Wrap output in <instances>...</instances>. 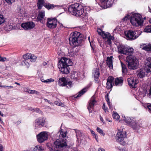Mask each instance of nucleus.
<instances>
[{"label": "nucleus", "mask_w": 151, "mask_h": 151, "mask_svg": "<svg viewBox=\"0 0 151 151\" xmlns=\"http://www.w3.org/2000/svg\"><path fill=\"white\" fill-rule=\"evenodd\" d=\"M71 149V151H78L76 148H73Z\"/></svg>", "instance_id": "338daca9"}, {"label": "nucleus", "mask_w": 151, "mask_h": 151, "mask_svg": "<svg viewBox=\"0 0 151 151\" xmlns=\"http://www.w3.org/2000/svg\"><path fill=\"white\" fill-rule=\"evenodd\" d=\"M59 62H61L63 64H65L68 66H71L73 65V63L71 60L69 58H62Z\"/></svg>", "instance_id": "6ab92c4d"}, {"label": "nucleus", "mask_w": 151, "mask_h": 151, "mask_svg": "<svg viewBox=\"0 0 151 151\" xmlns=\"http://www.w3.org/2000/svg\"><path fill=\"white\" fill-rule=\"evenodd\" d=\"M33 111L37 113H40L41 112V111L38 108H36L35 109H32Z\"/></svg>", "instance_id": "864d4df0"}, {"label": "nucleus", "mask_w": 151, "mask_h": 151, "mask_svg": "<svg viewBox=\"0 0 151 151\" xmlns=\"http://www.w3.org/2000/svg\"><path fill=\"white\" fill-rule=\"evenodd\" d=\"M125 36L127 40H132L136 39L139 36L136 35L135 32L132 30H129L124 32Z\"/></svg>", "instance_id": "9b49d317"}, {"label": "nucleus", "mask_w": 151, "mask_h": 151, "mask_svg": "<svg viewBox=\"0 0 151 151\" xmlns=\"http://www.w3.org/2000/svg\"><path fill=\"white\" fill-rule=\"evenodd\" d=\"M24 90L25 92H27L28 93L29 91H30L29 89L27 88H24Z\"/></svg>", "instance_id": "e2e57ef3"}, {"label": "nucleus", "mask_w": 151, "mask_h": 151, "mask_svg": "<svg viewBox=\"0 0 151 151\" xmlns=\"http://www.w3.org/2000/svg\"><path fill=\"white\" fill-rule=\"evenodd\" d=\"M46 121L43 117L36 119L33 123V126L35 129H38L43 127L45 125Z\"/></svg>", "instance_id": "0eeeda50"}, {"label": "nucleus", "mask_w": 151, "mask_h": 151, "mask_svg": "<svg viewBox=\"0 0 151 151\" xmlns=\"http://www.w3.org/2000/svg\"><path fill=\"white\" fill-rule=\"evenodd\" d=\"M145 69L147 73L151 72V58H148L145 61Z\"/></svg>", "instance_id": "a211bd4d"}, {"label": "nucleus", "mask_w": 151, "mask_h": 151, "mask_svg": "<svg viewBox=\"0 0 151 151\" xmlns=\"http://www.w3.org/2000/svg\"><path fill=\"white\" fill-rule=\"evenodd\" d=\"M103 109L104 110L105 112H108L107 111V108L106 106L104 104L103 105Z\"/></svg>", "instance_id": "6e6d98bb"}, {"label": "nucleus", "mask_w": 151, "mask_h": 151, "mask_svg": "<svg viewBox=\"0 0 151 151\" xmlns=\"http://www.w3.org/2000/svg\"><path fill=\"white\" fill-rule=\"evenodd\" d=\"M19 10H18V11L19 13L21 15L20 16H23L24 14V11L22 9L20 8H19Z\"/></svg>", "instance_id": "8fccbe9b"}, {"label": "nucleus", "mask_w": 151, "mask_h": 151, "mask_svg": "<svg viewBox=\"0 0 151 151\" xmlns=\"http://www.w3.org/2000/svg\"><path fill=\"white\" fill-rule=\"evenodd\" d=\"M0 151H3V147L1 144H0Z\"/></svg>", "instance_id": "680f3d73"}, {"label": "nucleus", "mask_w": 151, "mask_h": 151, "mask_svg": "<svg viewBox=\"0 0 151 151\" xmlns=\"http://www.w3.org/2000/svg\"><path fill=\"white\" fill-rule=\"evenodd\" d=\"M144 32H151V25L147 26L144 29Z\"/></svg>", "instance_id": "58836bf2"}, {"label": "nucleus", "mask_w": 151, "mask_h": 151, "mask_svg": "<svg viewBox=\"0 0 151 151\" xmlns=\"http://www.w3.org/2000/svg\"><path fill=\"white\" fill-rule=\"evenodd\" d=\"M149 96L150 98H151V86L150 87L149 90Z\"/></svg>", "instance_id": "0e129e2a"}, {"label": "nucleus", "mask_w": 151, "mask_h": 151, "mask_svg": "<svg viewBox=\"0 0 151 151\" xmlns=\"http://www.w3.org/2000/svg\"><path fill=\"white\" fill-rule=\"evenodd\" d=\"M129 85L130 87L135 88L137 87V84L139 81L137 78L133 76L127 79Z\"/></svg>", "instance_id": "ddd939ff"}, {"label": "nucleus", "mask_w": 151, "mask_h": 151, "mask_svg": "<svg viewBox=\"0 0 151 151\" xmlns=\"http://www.w3.org/2000/svg\"><path fill=\"white\" fill-rule=\"evenodd\" d=\"M117 139L124 138L126 137V135L124 133L122 132H118L117 134Z\"/></svg>", "instance_id": "c756f323"}, {"label": "nucleus", "mask_w": 151, "mask_h": 151, "mask_svg": "<svg viewBox=\"0 0 151 151\" xmlns=\"http://www.w3.org/2000/svg\"><path fill=\"white\" fill-rule=\"evenodd\" d=\"M55 104L58 106H63V104H60V103L58 102L57 101L55 102Z\"/></svg>", "instance_id": "4d7b16f0"}, {"label": "nucleus", "mask_w": 151, "mask_h": 151, "mask_svg": "<svg viewBox=\"0 0 151 151\" xmlns=\"http://www.w3.org/2000/svg\"><path fill=\"white\" fill-rule=\"evenodd\" d=\"M118 52L120 54L129 55L133 54L134 49L133 48L127 47L123 45H120L117 46Z\"/></svg>", "instance_id": "423d86ee"}, {"label": "nucleus", "mask_w": 151, "mask_h": 151, "mask_svg": "<svg viewBox=\"0 0 151 151\" xmlns=\"http://www.w3.org/2000/svg\"><path fill=\"white\" fill-rule=\"evenodd\" d=\"M120 62L122 67V72L123 73H125L127 71V68L126 66L121 61H120Z\"/></svg>", "instance_id": "c9c22d12"}, {"label": "nucleus", "mask_w": 151, "mask_h": 151, "mask_svg": "<svg viewBox=\"0 0 151 151\" xmlns=\"http://www.w3.org/2000/svg\"><path fill=\"white\" fill-rule=\"evenodd\" d=\"M75 130L77 139V141L79 142L80 140H83V136L81 132L78 130Z\"/></svg>", "instance_id": "4be33fe9"}, {"label": "nucleus", "mask_w": 151, "mask_h": 151, "mask_svg": "<svg viewBox=\"0 0 151 151\" xmlns=\"http://www.w3.org/2000/svg\"><path fill=\"white\" fill-rule=\"evenodd\" d=\"M63 64L61 62H59L58 68L63 74H68L70 72V68L69 66Z\"/></svg>", "instance_id": "f8f14e48"}, {"label": "nucleus", "mask_w": 151, "mask_h": 151, "mask_svg": "<svg viewBox=\"0 0 151 151\" xmlns=\"http://www.w3.org/2000/svg\"><path fill=\"white\" fill-rule=\"evenodd\" d=\"M93 137L95 138V139H96V141L98 142V136L97 135V134H96L95 135H94L93 136Z\"/></svg>", "instance_id": "bf43d9fd"}, {"label": "nucleus", "mask_w": 151, "mask_h": 151, "mask_svg": "<svg viewBox=\"0 0 151 151\" xmlns=\"http://www.w3.org/2000/svg\"><path fill=\"white\" fill-rule=\"evenodd\" d=\"M96 102L94 97L93 96L89 101V104L87 107L89 113L92 112V109H93L94 106L96 104Z\"/></svg>", "instance_id": "dca6fc26"}, {"label": "nucleus", "mask_w": 151, "mask_h": 151, "mask_svg": "<svg viewBox=\"0 0 151 151\" xmlns=\"http://www.w3.org/2000/svg\"><path fill=\"white\" fill-rule=\"evenodd\" d=\"M101 5L104 6V8H107L111 7L113 4L112 0H100Z\"/></svg>", "instance_id": "f3484780"}, {"label": "nucleus", "mask_w": 151, "mask_h": 151, "mask_svg": "<svg viewBox=\"0 0 151 151\" xmlns=\"http://www.w3.org/2000/svg\"><path fill=\"white\" fill-rule=\"evenodd\" d=\"M130 15H127V16H125L122 19V22H126L129 18L130 19Z\"/></svg>", "instance_id": "49530a36"}, {"label": "nucleus", "mask_w": 151, "mask_h": 151, "mask_svg": "<svg viewBox=\"0 0 151 151\" xmlns=\"http://www.w3.org/2000/svg\"><path fill=\"white\" fill-rule=\"evenodd\" d=\"M41 81L42 82L47 83H49L53 82L54 81V80L52 78H50L47 80H44L43 79H41Z\"/></svg>", "instance_id": "72a5a7b5"}, {"label": "nucleus", "mask_w": 151, "mask_h": 151, "mask_svg": "<svg viewBox=\"0 0 151 151\" xmlns=\"http://www.w3.org/2000/svg\"><path fill=\"white\" fill-rule=\"evenodd\" d=\"M58 84L59 86H65L67 88H70L73 85L71 81H68L66 78L62 77L59 79Z\"/></svg>", "instance_id": "6e6552de"}, {"label": "nucleus", "mask_w": 151, "mask_h": 151, "mask_svg": "<svg viewBox=\"0 0 151 151\" xmlns=\"http://www.w3.org/2000/svg\"><path fill=\"white\" fill-rule=\"evenodd\" d=\"M31 53H27L26 54L24 55L23 56V59L24 60H28L29 59H30V58L31 56Z\"/></svg>", "instance_id": "4c0bfd02"}, {"label": "nucleus", "mask_w": 151, "mask_h": 151, "mask_svg": "<svg viewBox=\"0 0 151 151\" xmlns=\"http://www.w3.org/2000/svg\"><path fill=\"white\" fill-rule=\"evenodd\" d=\"M6 2L9 4H11L12 3L14 2L15 0H5Z\"/></svg>", "instance_id": "603ef678"}, {"label": "nucleus", "mask_w": 151, "mask_h": 151, "mask_svg": "<svg viewBox=\"0 0 151 151\" xmlns=\"http://www.w3.org/2000/svg\"><path fill=\"white\" fill-rule=\"evenodd\" d=\"M122 119L127 124L129 125L134 129H138L142 127V124L136 121L133 118H130L122 116Z\"/></svg>", "instance_id": "7ed1b4c3"}, {"label": "nucleus", "mask_w": 151, "mask_h": 151, "mask_svg": "<svg viewBox=\"0 0 151 151\" xmlns=\"http://www.w3.org/2000/svg\"><path fill=\"white\" fill-rule=\"evenodd\" d=\"M144 70H143L142 69H140L137 73L138 76L141 78H142L144 77L145 74Z\"/></svg>", "instance_id": "c85d7f7f"}, {"label": "nucleus", "mask_w": 151, "mask_h": 151, "mask_svg": "<svg viewBox=\"0 0 151 151\" xmlns=\"http://www.w3.org/2000/svg\"><path fill=\"white\" fill-rule=\"evenodd\" d=\"M113 118L118 120L119 119L120 116L119 114L116 113H114L113 115Z\"/></svg>", "instance_id": "09e8293b"}, {"label": "nucleus", "mask_w": 151, "mask_h": 151, "mask_svg": "<svg viewBox=\"0 0 151 151\" xmlns=\"http://www.w3.org/2000/svg\"><path fill=\"white\" fill-rule=\"evenodd\" d=\"M97 131L100 134H102L103 136L105 135V133H104L103 130L100 128L97 127L96 129Z\"/></svg>", "instance_id": "de8ad7c7"}, {"label": "nucleus", "mask_w": 151, "mask_h": 151, "mask_svg": "<svg viewBox=\"0 0 151 151\" xmlns=\"http://www.w3.org/2000/svg\"><path fill=\"white\" fill-rule=\"evenodd\" d=\"M28 93L30 94H35L37 95H40V93L35 90H30L28 91Z\"/></svg>", "instance_id": "79ce46f5"}, {"label": "nucleus", "mask_w": 151, "mask_h": 151, "mask_svg": "<svg viewBox=\"0 0 151 151\" xmlns=\"http://www.w3.org/2000/svg\"><path fill=\"white\" fill-rule=\"evenodd\" d=\"M140 48L146 51H151V44H142L140 45Z\"/></svg>", "instance_id": "412c9836"}, {"label": "nucleus", "mask_w": 151, "mask_h": 151, "mask_svg": "<svg viewBox=\"0 0 151 151\" xmlns=\"http://www.w3.org/2000/svg\"><path fill=\"white\" fill-rule=\"evenodd\" d=\"M147 107L149 110L151 111V104L147 106Z\"/></svg>", "instance_id": "774afa93"}, {"label": "nucleus", "mask_w": 151, "mask_h": 151, "mask_svg": "<svg viewBox=\"0 0 151 151\" xmlns=\"http://www.w3.org/2000/svg\"><path fill=\"white\" fill-rule=\"evenodd\" d=\"M93 74L94 75V77L99 76L100 73L99 69L97 68L94 69L93 70Z\"/></svg>", "instance_id": "f704fd0d"}, {"label": "nucleus", "mask_w": 151, "mask_h": 151, "mask_svg": "<svg viewBox=\"0 0 151 151\" xmlns=\"http://www.w3.org/2000/svg\"><path fill=\"white\" fill-rule=\"evenodd\" d=\"M88 88L85 87L82 89L78 93V94L77 96H75V98H77L81 96L85 93L88 90Z\"/></svg>", "instance_id": "b1692460"}, {"label": "nucleus", "mask_w": 151, "mask_h": 151, "mask_svg": "<svg viewBox=\"0 0 151 151\" xmlns=\"http://www.w3.org/2000/svg\"><path fill=\"white\" fill-rule=\"evenodd\" d=\"M45 5V7L48 9H52L54 7L53 5L51 4H44V3L43 4V5L42 6V7L43 6Z\"/></svg>", "instance_id": "ea45409f"}, {"label": "nucleus", "mask_w": 151, "mask_h": 151, "mask_svg": "<svg viewBox=\"0 0 151 151\" xmlns=\"http://www.w3.org/2000/svg\"><path fill=\"white\" fill-rule=\"evenodd\" d=\"M99 76L94 77V80L96 83H98L99 82Z\"/></svg>", "instance_id": "5fc2aeb1"}, {"label": "nucleus", "mask_w": 151, "mask_h": 151, "mask_svg": "<svg viewBox=\"0 0 151 151\" xmlns=\"http://www.w3.org/2000/svg\"><path fill=\"white\" fill-rule=\"evenodd\" d=\"M97 32L101 36H102L104 32L103 31H102L100 29H98L97 30Z\"/></svg>", "instance_id": "3c124183"}, {"label": "nucleus", "mask_w": 151, "mask_h": 151, "mask_svg": "<svg viewBox=\"0 0 151 151\" xmlns=\"http://www.w3.org/2000/svg\"><path fill=\"white\" fill-rule=\"evenodd\" d=\"M106 100L107 102V104L109 106V108L111 110H112V106H111V104L109 101V99L108 96H106Z\"/></svg>", "instance_id": "37998d69"}, {"label": "nucleus", "mask_w": 151, "mask_h": 151, "mask_svg": "<svg viewBox=\"0 0 151 151\" xmlns=\"http://www.w3.org/2000/svg\"><path fill=\"white\" fill-rule=\"evenodd\" d=\"M31 57L30 58V60L32 62H35L37 59V57L34 55L33 54H31Z\"/></svg>", "instance_id": "e433bc0d"}, {"label": "nucleus", "mask_w": 151, "mask_h": 151, "mask_svg": "<svg viewBox=\"0 0 151 151\" xmlns=\"http://www.w3.org/2000/svg\"><path fill=\"white\" fill-rule=\"evenodd\" d=\"M126 61L128 63L129 69L134 70L137 68L139 62L138 59L135 57L131 54L127 57Z\"/></svg>", "instance_id": "39448f33"}, {"label": "nucleus", "mask_w": 151, "mask_h": 151, "mask_svg": "<svg viewBox=\"0 0 151 151\" xmlns=\"http://www.w3.org/2000/svg\"><path fill=\"white\" fill-rule=\"evenodd\" d=\"M123 82V79L121 78H117L115 81V85L116 86H121Z\"/></svg>", "instance_id": "393cba45"}, {"label": "nucleus", "mask_w": 151, "mask_h": 151, "mask_svg": "<svg viewBox=\"0 0 151 151\" xmlns=\"http://www.w3.org/2000/svg\"><path fill=\"white\" fill-rule=\"evenodd\" d=\"M98 151H105L104 149L103 148H100L98 150Z\"/></svg>", "instance_id": "69168bd1"}, {"label": "nucleus", "mask_w": 151, "mask_h": 151, "mask_svg": "<svg viewBox=\"0 0 151 151\" xmlns=\"http://www.w3.org/2000/svg\"><path fill=\"white\" fill-rule=\"evenodd\" d=\"M112 58L113 57L112 56H111L110 57H108L107 58V60L106 63L107 65H108L109 67L110 68H112L113 67L112 61Z\"/></svg>", "instance_id": "bb28decb"}, {"label": "nucleus", "mask_w": 151, "mask_h": 151, "mask_svg": "<svg viewBox=\"0 0 151 151\" xmlns=\"http://www.w3.org/2000/svg\"><path fill=\"white\" fill-rule=\"evenodd\" d=\"M89 151H96V150L94 147H91L89 149Z\"/></svg>", "instance_id": "13d9d810"}, {"label": "nucleus", "mask_w": 151, "mask_h": 151, "mask_svg": "<svg viewBox=\"0 0 151 151\" xmlns=\"http://www.w3.org/2000/svg\"><path fill=\"white\" fill-rule=\"evenodd\" d=\"M28 60H22L21 65L26 66L27 67H29V64L28 62Z\"/></svg>", "instance_id": "2f4dec72"}, {"label": "nucleus", "mask_w": 151, "mask_h": 151, "mask_svg": "<svg viewBox=\"0 0 151 151\" xmlns=\"http://www.w3.org/2000/svg\"><path fill=\"white\" fill-rule=\"evenodd\" d=\"M45 16V12L44 11H41L39 13L37 17V19L40 22L41 21V20L43 19Z\"/></svg>", "instance_id": "a878e982"}, {"label": "nucleus", "mask_w": 151, "mask_h": 151, "mask_svg": "<svg viewBox=\"0 0 151 151\" xmlns=\"http://www.w3.org/2000/svg\"><path fill=\"white\" fill-rule=\"evenodd\" d=\"M44 100L45 101V102H48L50 104H51L52 103V102H50L49 100H47L46 99H44Z\"/></svg>", "instance_id": "052dcab7"}, {"label": "nucleus", "mask_w": 151, "mask_h": 151, "mask_svg": "<svg viewBox=\"0 0 151 151\" xmlns=\"http://www.w3.org/2000/svg\"><path fill=\"white\" fill-rule=\"evenodd\" d=\"M130 21L133 26L138 27L142 25L143 21L140 14L132 13L130 14Z\"/></svg>", "instance_id": "20e7f679"}, {"label": "nucleus", "mask_w": 151, "mask_h": 151, "mask_svg": "<svg viewBox=\"0 0 151 151\" xmlns=\"http://www.w3.org/2000/svg\"><path fill=\"white\" fill-rule=\"evenodd\" d=\"M69 13L76 16H81L84 19L88 18V14L84 12L83 7L81 5L76 3L70 5L68 8Z\"/></svg>", "instance_id": "f257e3e1"}, {"label": "nucleus", "mask_w": 151, "mask_h": 151, "mask_svg": "<svg viewBox=\"0 0 151 151\" xmlns=\"http://www.w3.org/2000/svg\"><path fill=\"white\" fill-rule=\"evenodd\" d=\"M114 80V78L113 77L109 76L108 78L106 83L107 88L110 89L112 87V84Z\"/></svg>", "instance_id": "aec40b11"}, {"label": "nucleus", "mask_w": 151, "mask_h": 151, "mask_svg": "<svg viewBox=\"0 0 151 151\" xmlns=\"http://www.w3.org/2000/svg\"><path fill=\"white\" fill-rule=\"evenodd\" d=\"M80 76V74L78 72H73L72 73L71 76V79H74L76 81L79 79V77Z\"/></svg>", "instance_id": "5701e85b"}, {"label": "nucleus", "mask_w": 151, "mask_h": 151, "mask_svg": "<svg viewBox=\"0 0 151 151\" xmlns=\"http://www.w3.org/2000/svg\"><path fill=\"white\" fill-rule=\"evenodd\" d=\"M13 28V26L12 25L8 24L6 25L5 27L6 30L8 31H10L12 30Z\"/></svg>", "instance_id": "c03bdc74"}, {"label": "nucleus", "mask_w": 151, "mask_h": 151, "mask_svg": "<svg viewBox=\"0 0 151 151\" xmlns=\"http://www.w3.org/2000/svg\"><path fill=\"white\" fill-rule=\"evenodd\" d=\"M48 133L47 132H42L37 135V137L38 142L41 143L47 140L48 138Z\"/></svg>", "instance_id": "1a4fd4ad"}, {"label": "nucleus", "mask_w": 151, "mask_h": 151, "mask_svg": "<svg viewBox=\"0 0 151 151\" xmlns=\"http://www.w3.org/2000/svg\"><path fill=\"white\" fill-rule=\"evenodd\" d=\"M124 138H121L120 139H117L116 141L119 143L120 144L123 145H125L126 143L124 140Z\"/></svg>", "instance_id": "473e14b6"}, {"label": "nucleus", "mask_w": 151, "mask_h": 151, "mask_svg": "<svg viewBox=\"0 0 151 151\" xmlns=\"http://www.w3.org/2000/svg\"><path fill=\"white\" fill-rule=\"evenodd\" d=\"M102 36L107 43L110 45L111 44V40L114 39L113 37L111 36L110 34L108 32H104Z\"/></svg>", "instance_id": "2eb2a0df"}, {"label": "nucleus", "mask_w": 151, "mask_h": 151, "mask_svg": "<svg viewBox=\"0 0 151 151\" xmlns=\"http://www.w3.org/2000/svg\"><path fill=\"white\" fill-rule=\"evenodd\" d=\"M5 21L4 17L2 15L0 14V25L3 23Z\"/></svg>", "instance_id": "a18cd8bd"}, {"label": "nucleus", "mask_w": 151, "mask_h": 151, "mask_svg": "<svg viewBox=\"0 0 151 151\" xmlns=\"http://www.w3.org/2000/svg\"><path fill=\"white\" fill-rule=\"evenodd\" d=\"M35 26V24L32 22H28L23 23L21 25V27L24 30H28L32 29Z\"/></svg>", "instance_id": "4468645a"}, {"label": "nucleus", "mask_w": 151, "mask_h": 151, "mask_svg": "<svg viewBox=\"0 0 151 151\" xmlns=\"http://www.w3.org/2000/svg\"><path fill=\"white\" fill-rule=\"evenodd\" d=\"M83 39L80 32H73L70 34L69 37L70 44L74 47L80 45Z\"/></svg>", "instance_id": "f03ea898"}, {"label": "nucleus", "mask_w": 151, "mask_h": 151, "mask_svg": "<svg viewBox=\"0 0 151 151\" xmlns=\"http://www.w3.org/2000/svg\"><path fill=\"white\" fill-rule=\"evenodd\" d=\"M44 3V0H38L37 4V7L39 9H42V6L43 5Z\"/></svg>", "instance_id": "7c9ffc66"}, {"label": "nucleus", "mask_w": 151, "mask_h": 151, "mask_svg": "<svg viewBox=\"0 0 151 151\" xmlns=\"http://www.w3.org/2000/svg\"><path fill=\"white\" fill-rule=\"evenodd\" d=\"M57 20L55 18H49L47 19L46 26L50 29H53L55 28L57 25Z\"/></svg>", "instance_id": "9d476101"}, {"label": "nucleus", "mask_w": 151, "mask_h": 151, "mask_svg": "<svg viewBox=\"0 0 151 151\" xmlns=\"http://www.w3.org/2000/svg\"><path fill=\"white\" fill-rule=\"evenodd\" d=\"M34 150L36 151H42V147L40 145H37L34 148Z\"/></svg>", "instance_id": "a19ab883"}, {"label": "nucleus", "mask_w": 151, "mask_h": 151, "mask_svg": "<svg viewBox=\"0 0 151 151\" xmlns=\"http://www.w3.org/2000/svg\"><path fill=\"white\" fill-rule=\"evenodd\" d=\"M59 137L60 138H65L67 137V132L66 131H63V130L60 131Z\"/></svg>", "instance_id": "cd10ccee"}]
</instances>
